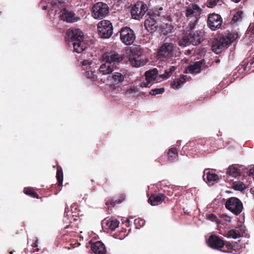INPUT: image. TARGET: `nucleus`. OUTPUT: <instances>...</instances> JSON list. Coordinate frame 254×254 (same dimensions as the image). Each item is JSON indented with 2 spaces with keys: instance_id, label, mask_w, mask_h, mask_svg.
Returning a JSON list of instances; mask_svg holds the SVG:
<instances>
[{
  "instance_id": "obj_9",
  "label": "nucleus",
  "mask_w": 254,
  "mask_h": 254,
  "mask_svg": "<svg viewBox=\"0 0 254 254\" xmlns=\"http://www.w3.org/2000/svg\"><path fill=\"white\" fill-rule=\"evenodd\" d=\"M148 8L146 4L142 1L137 2L131 8V15L133 18L139 20L147 11Z\"/></svg>"
},
{
  "instance_id": "obj_12",
  "label": "nucleus",
  "mask_w": 254,
  "mask_h": 254,
  "mask_svg": "<svg viewBox=\"0 0 254 254\" xmlns=\"http://www.w3.org/2000/svg\"><path fill=\"white\" fill-rule=\"evenodd\" d=\"M207 243L209 247L213 249L222 252L223 249H225L226 243H225L224 240L215 235H210L207 240Z\"/></svg>"
},
{
  "instance_id": "obj_1",
  "label": "nucleus",
  "mask_w": 254,
  "mask_h": 254,
  "mask_svg": "<svg viewBox=\"0 0 254 254\" xmlns=\"http://www.w3.org/2000/svg\"><path fill=\"white\" fill-rule=\"evenodd\" d=\"M237 35L227 31L224 34L219 35L214 38L211 46L212 51L216 54H220L227 48L237 38Z\"/></svg>"
},
{
  "instance_id": "obj_27",
  "label": "nucleus",
  "mask_w": 254,
  "mask_h": 254,
  "mask_svg": "<svg viewBox=\"0 0 254 254\" xmlns=\"http://www.w3.org/2000/svg\"><path fill=\"white\" fill-rule=\"evenodd\" d=\"M157 74L158 70L156 68L146 71L145 73V79L148 82L151 83L156 79Z\"/></svg>"
},
{
  "instance_id": "obj_29",
  "label": "nucleus",
  "mask_w": 254,
  "mask_h": 254,
  "mask_svg": "<svg viewBox=\"0 0 254 254\" xmlns=\"http://www.w3.org/2000/svg\"><path fill=\"white\" fill-rule=\"evenodd\" d=\"M107 228L111 231H114L119 226V221L117 220H108L105 222Z\"/></svg>"
},
{
  "instance_id": "obj_19",
  "label": "nucleus",
  "mask_w": 254,
  "mask_h": 254,
  "mask_svg": "<svg viewBox=\"0 0 254 254\" xmlns=\"http://www.w3.org/2000/svg\"><path fill=\"white\" fill-rule=\"evenodd\" d=\"M203 173V178L207 183L212 185L219 180V176L216 174L211 173L209 169H205Z\"/></svg>"
},
{
  "instance_id": "obj_18",
  "label": "nucleus",
  "mask_w": 254,
  "mask_h": 254,
  "mask_svg": "<svg viewBox=\"0 0 254 254\" xmlns=\"http://www.w3.org/2000/svg\"><path fill=\"white\" fill-rule=\"evenodd\" d=\"M189 36L190 43L193 45H198L203 40L202 33L200 31L190 32Z\"/></svg>"
},
{
  "instance_id": "obj_20",
  "label": "nucleus",
  "mask_w": 254,
  "mask_h": 254,
  "mask_svg": "<svg viewBox=\"0 0 254 254\" xmlns=\"http://www.w3.org/2000/svg\"><path fill=\"white\" fill-rule=\"evenodd\" d=\"M245 227L243 225H240L236 229H231L227 233V237L237 239L243 236L245 233Z\"/></svg>"
},
{
  "instance_id": "obj_54",
  "label": "nucleus",
  "mask_w": 254,
  "mask_h": 254,
  "mask_svg": "<svg viewBox=\"0 0 254 254\" xmlns=\"http://www.w3.org/2000/svg\"><path fill=\"white\" fill-rule=\"evenodd\" d=\"M219 62V60H217L216 61V62H217H217Z\"/></svg>"
},
{
  "instance_id": "obj_36",
  "label": "nucleus",
  "mask_w": 254,
  "mask_h": 254,
  "mask_svg": "<svg viewBox=\"0 0 254 254\" xmlns=\"http://www.w3.org/2000/svg\"><path fill=\"white\" fill-rule=\"evenodd\" d=\"M86 76L91 80H94L96 79V74L95 71L87 70L85 73Z\"/></svg>"
},
{
  "instance_id": "obj_32",
  "label": "nucleus",
  "mask_w": 254,
  "mask_h": 254,
  "mask_svg": "<svg viewBox=\"0 0 254 254\" xmlns=\"http://www.w3.org/2000/svg\"><path fill=\"white\" fill-rule=\"evenodd\" d=\"M168 158L171 161L174 160L178 156L177 150L175 147L170 149L168 152Z\"/></svg>"
},
{
  "instance_id": "obj_17",
  "label": "nucleus",
  "mask_w": 254,
  "mask_h": 254,
  "mask_svg": "<svg viewBox=\"0 0 254 254\" xmlns=\"http://www.w3.org/2000/svg\"><path fill=\"white\" fill-rule=\"evenodd\" d=\"M166 197V196L164 193H153L150 196L148 201L151 205L155 206L162 203Z\"/></svg>"
},
{
  "instance_id": "obj_51",
  "label": "nucleus",
  "mask_w": 254,
  "mask_h": 254,
  "mask_svg": "<svg viewBox=\"0 0 254 254\" xmlns=\"http://www.w3.org/2000/svg\"><path fill=\"white\" fill-rule=\"evenodd\" d=\"M231 0L236 3H237V2H239L241 0Z\"/></svg>"
},
{
  "instance_id": "obj_52",
  "label": "nucleus",
  "mask_w": 254,
  "mask_h": 254,
  "mask_svg": "<svg viewBox=\"0 0 254 254\" xmlns=\"http://www.w3.org/2000/svg\"><path fill=\"white\" fill-rule=\"evenodd\" d=\"M190 1H195L196 0H189Z\"/></svg>"
},
{
  "instance_id": "obj_42",
  "label": "nucleus",
  "mask_w": 254,
  "mask_h": 254,
  "mask_svg": "<svg viewBox=\"0 0 254 254\" xmlns=\"http://www.w3.org/2000/svg\"><path fill=\"white\" fill-rule=\"evenodd\" d=\"M220 0H208L207 1V6L208 7L212 8L215 6Z\"/></svg>"
},
{
  "instance_id": "obj_28",
  "label": "nucleus",
  "mask_w": 254,
  "mask_h": 254,
  "mask_svg": "<svg viewBox=\"0 0 254 254\" xmlns=\"http://www.w3.org/2000/svg\"><path fill=\"white\" fill-rule=\"evenodd\" d=\"M186 76L182 75L180 78L174 80L171 84L174 89H178L180 86L186 82Z\"/></svg>"
},
{
  "instance_id": "obj_21",
  "label": "nucleus",
  "mask_w": 254,
  "mask_h": 254,
  "mask_svg": "<svg viewBox=\"0 0 254 254\" xmlns=\"http://www.w3.org/2000/svg\"><path fill=\"white\" fill-rule=\"evenodd\" d=\"M204 64V60L197 61L191 64H189L187 68V70L188 72L190 73H198L201 71V68L202 65Z\"/></svg>"
},
{
  "instance_id": "obj_26",
  "label": "nucleus",
  "mask_w": 254,
  "mask_h": 254,
  "mask_svg": "<svg viewBox=\"0 0 254 254\" xmlns=\"http://www.w3.org/2000/svg\"><path fill=\"white\" fill-rule=\"evenodd\" d=\"M242 247L239 246L237 242L235 243H226L225 249L222 251L224 253H232L233 251L236 252L241 249Z\"/></svg>"
},
{
  "instance_id": "obj_55",
  "label": "nucleus",
  "mask_w": 254,
  "mask_h": 254,
  "mask_svg": "<svg viewBox=\"0 0 254 254\" xmlns=\"http://www.w3.org/2000/svg\"><path fill=\"white\" fill-rule=\"evenodd\" d=\"M92 189H93V190H95L94 187H93V188H92Z\"/></svg>"
},
{
  "instance_id": "obj_16",
  "label": "nucleus",
  "mask_w": 254,
  "mask_h": 254,
  "mask_svg": "<svg viewBox=\"0 0 254 254\" xmlns=\"http://www.w3.org/2000/svg\"><path fill=\"white\" fill-rule=\"evenodd\" d=\"M147 16L148 17L145 20L144 27L149 33H153L158 29L157 21L150 15Z\"/></svg>"
},
{
  "instance_id": "obj_47",
  "label": "nucleus",
  "mask_w": 254,
  "mask_h": 254,
  "mask_svg": "<svg viewBox=\"0 0 254 254\" xmlns=\"http://www.w3.org/2000/svg\"><path fill=\"white\" fill-rule=\"evenodd\" d=\"M91 64V63L88 60H84L82 62L83 65H89Z\"/></svg>"
},
{
  "instance_id": "obj_57",
  "label": "nucleus",
  "mask_w": 254,
  "mask_h": 254,
  "mask_svg": "<svg viewBox=\"0 0 254 254\" xmlns=\"http://www.w3.org/2000/svg\"><path fill=\"white\" fill-rule=\"evenodd\" d=\"M119 89V87H118V89ZM120 89L121 90V88L120 87Z\"/></svg>"
},
{
  "instance_id": "obj_38",
  "label": "nucleus",
  "mask_w": 254,
  "mask_h": 254,
  "mask_svg": "<svg viewBox=\"0 0 254 254\" xmlns=\"http://www.w3.org/2000/svg\"><path fill=\"white\" fill-rule=\"evenodd\" d=\"M139 91L138 89L135 87H132L127 89L125 93V95H130L131 94H134Z\"/></svg>"
},
{
  "instance_id": "obj_7",
  "label": "nucleus",
  "mask_w": 254,
  "mask_h": 254,
  "mask_svg": "<svg viewBox=\"0 0 254 254\" xmlns=\"http://www.w3.org/2000/svg\"><path fill=\"white\" fill-rule=\"evenodd\" d=\"M97 30L99 36L103 38H108L113 34V27L110 21L103 20L97 25Z\"/></svg>"
},
{
  "instance_id": "obj_4",
  "label": "nucleus",
  "mask_w": 254,
  "mask_h": 254,
  "mask_svg": "<svg viewBox=\"0 0 254 254\" xmlns=\"http://www.w3.org/2000/svg\"><path fill=\"white\" fill-rule=\"evenodd\" d=\"M201 12V8L196 4H192L188 6L186 9L185 15L188 20H190L187 27V30H191L194 28L198 17Z\"/></svg>"
},
{
  "instance_id": "obj_22",
  "label": "nucleus",
  "mask_w": 254,
  "mask_h": 254,
  "mask_svg": "<svg viewBox=\"0 0 254 254\" xmlns=\"http://www.w3.org/2000/svg\"><path fill=\"white\" fill-rule=\"evenodd\" d=\"M103 59L107 62H110V64L113 63H119L123 59L122 57L118 54L105 53L103 56Z\"/></svg>"
},
{
  "instance_id": "obj_43",
  "label": "nucleus",
  "mask_w": 254,
  "mask_h": 254,
  "mask_svg": "<svg viewBox=\"0 0 254 254\" xmlns=\"http://www.w3.org/2000/svg\"><path fill=\"white\" fill-rule=\"evenodd\" d=\"M254 63V58H252L248 61H245L244 65H246V68H251V65Z\"/></svg>"
},
{
  "instance_id": "obj_35",
  "label": "nucleus",
  "mask_w": 254,
  "mask_h": 254,
  "mask_svg": "<svg viewBox=\"0 0 254 254\" xmlns=\"http://www.w3.org/2000/svg\"><path fill=\"white\" fill-rule=\"evenodd\" d=\"M233 188L236 190L242 191L246 189V186H245V184L241 182H233Z\"/></svg>"
},
{
  "instance_id": "obj_53",
  "label": "nucleus",
  "mask_w": 254,
  "mask_h": 254,
  "mask_svg": "<svg viewBox=\"0 0 254 254\" xmlns=\"http://www.w3.org/2000/svg\"><path fill=\"white\" fill-rule=\"evenodd\" d=\"M36 251V252L39 251V249H38V248H37V249L36 250V251Z\"/></svg>"
},
{
  "instance_id": "obj_31",
  "label": "nucleus",
  "mask_w": 254,
  "mask_h": 254,
  "mask_svg": "<svg viewBox=\"0 0 254 254\" xmlns=\"http://www.w3.org/2000/svg\"><path fill=\"white\" fill-rule=\"evenodd\" d=\"M124 78V75L120 72H115L112 75V79L115 84L122 82Z\"/></svg>"
},
{
  "instance_id": "obj_5",
  "label": "nucleus",
  "mask_w": 254,
  "mask_h": 254,
  "mask_svg": "<svg viewBox=\"0 0 254 254\" xmlns=\"http://www.w3.org/2000/svg\"><path fill=\"white\" fill-rule=\"evenodd\" d=\"M225 207L236 215L240 214L243 209L242 201L238 198L231 197L227 199L225 203Z\"/></svg>"
},
{
  "instance_id": "obj_6",
  "label": "nucleus",
  "mask_w": 254,
  "mask_h": 254,
  "mask_svg": "<svg viewBox=\"0 0 254 254\" xmlns=\"http://www.w3.org/2000/svg\"><path fill=\"white\" fill-rule=\"evenodd\" d=\"M173 51L174 45L171 43H165L158 49L157 57L162 61L169 60L173 57Z\"/></svg>"
},
{
  "instance_id": "obj_25",
  "label": "nucleus",
  "mask_w": 254,
  "mask_h": 254,
  "mask_svg": "<svg viewBox=\"0 0 254 254\" xmlns=\"http://www.w3.org/2000/svg\"><path fill=\"white\" fill-rule=\"evenodd\" d=\"M113 70L110 62H106L105 63L102 64L100 66L99 72L102 75L109 74L112 73Z\"/></svg>"
},
{
  "instance_id": "obj_15",
  "label": "nucleus",
  "mask_w": 254,
  "mask_h": 254,
  "mask_svg": "<svg viewBox=\"0 0 254 254\" xmlns=\"http://www.w3.org/2000/svg\"><path fill=\"white\" fill-rule=\"evenodd\" d=\"M244 168L243 166H237L236 165H232L228 167L226 171L227 179L228 178H236L241 175Z\"/></svg>"
},
{
  "instance_id": "obj_13",
  "label": "nucleus",
  "mask_w": 254,
  "mask_h": 254,
  "mask_svg": "<svg viewBox=\"0 0 254 254\" xmlns=\"http://www.w3.org/2000/svg\"><path fill=\"white\" fill-rule=\"evenodd\" d=\"M222 23V18L221 16L218 14H210L207 18L208 26L212 30H215L219 28Z\"/></svg>"
},
{
  "instance_id": "obj_40",
  "label": "nucleus",
  "mask_w": 254,
  "mask_h": 254,
  "mask_svg": "<svg viewBox=\"0 0 254 254\" xmlns=\"http://www.w3.org/2000/svg\"><path fill=\"white\" fill-rule=\"evenodd\" d=\"M243 12L241 11H237L233 16L232 22L233 23L237 22L240 18H242Z\"/></svg>"
},
{
  "instance_id": "obj_14",
  "label": "nucleus",
  "mask_w": 254,
  "mask_h": 254,
  "mask_svg": "<svg viewBox=\"0 0 254 254\" xmlns=\"http://www.w3.org/2000/svg\"><path fill=\"white\" fill-rule=\"evenodd\" d=\"M147 15H150L157 21L160 22L163 21L166 18L169 17L168 16H166V12L164 11L162 7L155 8L152 11H148Z\"/></svg>"
},
{
  "instance_id": "obj_30",
  "label": "nucleus",
  "mask_w": 254,
  "mask_h": 254,
  "mask_svg": "<svg viewBox=\"0 0 254 254\" xmlns=\"http://www.w3.org/2000/svg\"><path fill=\"white\" fill-rule=\"evenodd\" d=\"M24 192L31 197L39 198V196L32 188H25L23 190Z\"/></svg>"
},
{
  "instance_id": "obj_33",
  "label": "nucleus",
  "mask_w": 254,
  "mask_h": 254,
  "mask_svg": "<svg viewBox=\"0 0 254 254\" xmlns=\"http://www.w3.org/2000/svg\"><path fill=\"white\" fill-rule=\"evenodd\" d=\"M179 45L181 47H186L190 44H191L190 43V40L189 35L187 36H185L181 38L178 42Z\"/></svg>"
},
{
  "instance_id": "obj_46",
  "label": "nucleus",
  "mask_w": 254,
  "mask_h": 254,
  "mask_svg": "<svg viewBox=\"0 0 254 254\" xmlns=\"http://www.w3.org/2000/svg\"><path fill=\"white\" fill-rule=\"evenodd\" d=\"M249 31L253 34H254V23L251 24L249 26Z\"/></svg>"
},
{
  "instance_id": "obj_41",
  "label": "nucleus",
  "mask_w": 254,
  "mask_h": 254,
  "mask_svg": "<svg viewBox=\"0 0 254 254\" xmlns=\"http://www.w3.org/2000/svg\"><path fill=\"white\" fill-rule=\"evenodd\" d=\"M207 218L209 220L212 222H215L218 224L219 223L220 221V220L219 218H218L215 214L213 213L209 214L207 216Z\"/></svg>"
},
{
  "instance_id": "obj_56",
  "label": "nucleus",
  "mask_w": 254,
  "mask_h": 254,
  "mask_svg": "<svg viewBox=\"0 0 254 254\" xmlns=\"http://www.w3.org/2000/svg\"><path fill=\"white\" fill-rule=\"evenodd\" d=\"M12 254V252H10V254Z\"/></svg>"
},
{
  "instance_id": "obj_37",
  "label": "nucleus",
  "mask_w": 254,
  "mask_h": 254,
  "mask_svg": "<svg viewBox=\"0 0 254 254\" xmlns=\"http://www.w3.org/2000/svg\"><path fill=\"white\" fill-rule=\"evenodd\" d=\"M165 91L164 88H155L152 89L149 92V94L152 95H156L157 94H162L164 93Z\"/></svg>"
},
{
  "instance_id": "obj_23",
  "label": "nucleus",
  "mask_w": 254,
  "mask_h": 254,
  "mask_svg": "<svg viewBox=\"0 0 254 254\" xmlns=\"http://www.w3.org/2000/svg\"><path fill=\"white\" fill-rule=\"evenodd\" d=\"M91 250L95 254H106V249L103 243L96 242L91 245Z\"/></svg>"
},
{
  "instance_id": "obj_48",
  "label": "nucleus",
  "mask_w": 254,
  "mask_h": 254,
  "mask_svg": "<svg viewBox=\"0 0 254 254\" xmlns=\"http://www.w3.org/2000/svg\"><path fill=\"white\" fill-rule=\"evenodd\" d=\"M38 240L37 239L34 243L32 244V247L33 248H36L38 247Z\"/></svg>"
},
{
  "instance_id": "obj_45",
  "label": "nucleus",
  "mask_w": 254,
  "mask_h": 254,
  "mask_svg": "<svg viewBox=\"0 0 254 254\" xmlns=\"http://www.w3.org/2000/svg\"><path fill=\"white\" fill-rule=\"evenodd\" d=\"M150 82H148L147 81L146 82H141L140 83L139 85L141 87H150L149 85Z\"/></svg>"
},
{
  "instance_id": "obj_2",
  "label": "nucleus",
  "mask_w": 254,
  "mask_h": 254,
  "mask_svg": "<svg viewBox=\"0 0 254 254\" xmlns=\"http://www.w3.org/2000/svg\"><path fill=\"white\" fill-rule=\"evenodd\" d=\"M52 10L57 13L60 10V17L61 20L67 22L75 21L74 14L65 8V3L64 0H53L51 2Z\"/></svg>"
},
{
  "instance_id": "obj_50",
  "label": "nucleus",
  "mask_w": 254,
  "mask_h": 254,
  "mask_svg": "<svg viewBox=\"0 0 254 254\" xmlns=\"http://www.w3.org/2000/svg\"><path fill=\"white\" fill-rule=\"evenodd\" d=\"M90 182L91 183V185H93V186H94L95 183V181L94 180H90Z\"/></svg>"
},
{
  "instance_id": "obj_24",
  "label": "nucleus",
  "mask_w": 254,
  "mask_h": 254,
  "mask_svg": "<svg viewBox=\"0 0 254 254\" xmlns=\"http://www.w3.org/2000/svg\"><path fill=\"white\" fill-rule=\"evenodd\" d=\"M125 194L122 193L118 196L109 199L106 201L105 204L109 207H114L116 204L122 202L125 199Z\"/></svg>"
},
{
  "instance_id": "obj_49",
  "label": "nucleus",
  "mask_w": 254,
  "mask_h": 254,
  "mask_svg": "<svg viewBox=\"0 0 254 254\" xmlns=\"http://www.w3.org/2000/svg\"><path fill=\"white\" fill-rule=\"evenodd\" d=\"M250 191L254 195V187L251 188Z\"/></svg>"
},
{
  "instance_id": "obj_34",
  "label": "nucleus",
  "mask_w": 254,
  "mask_h": 254,
  "mask_svg": "<svg viewBox=\"0 0 254 254\" xmlns=\"http://www.w3.org/2000/svg\"><path fill=\"white\" fill-rule=\"evenodd\" d=\"M56 178L58 181V185L59 186H62L63 182V173L61 169L57 170Z\"/></svg>"
},
{
  "instance_id": "obj_3",
  "label": "nucleus",
  "mask_w": 254,
  "mask_h": 254,
  "mask_svg": "<svg viewBox=\"0 0 254 254\" xmlns=\"http://www.w3.org/2000/svg\"><path fill=\"white\" fill-rule=\"evenodd\" d=\"M70 42L73 46L74 51L77 53H82L86 48L83 41L82 32L78 29H72L68 32Z\"/></svg>"
},
{
  "instance_id": "obj_8",
  "label": "nucleus",
  "mask_w": 254,
  "mask_h": 254,
  "mask_svg": "<svg viewBox=\"0 0 254 254\" xmlns=\"http://www.w3.org/2000/svg\"><path fill=\"white\" fill-rule=\"evenodd\" d=\"M142 54V51L140 47H134L130 50L129 61L132 66L139 67L144 64V60L140 58Z\"/></svg>"
},
{
  "instance_id": "obj_44",
  "label": "nucleus",
  "mask_w": 254,
  "mask_h": 254,
  "mask_svg": "<svg viewBox=\"0 0 254 254\" xmlns=\"http://www.w3.org/2000/svg\"><path fill=\"white\" fill-rule=\"evenodd\" d=\"M172 71L168 72L167 70H165V72L164 74H160V77L163 78V79H167L168 77H169L172 73Z\"/></svg>"
},
{
  "instance_id": "obj_11",
  "label": "nucleus",
  "mask_w": 254,
  "mask_h": 254,
  "mask_svg": "<svg viewBox=\"0 0 254 254\" xmlns=\"http://www.w3.org/2000/svg\"><path fill=\"white\" fill-rule=\"evenodd\" d=\"M108 12V6L105 3L97 2L92 7L93 16L96 19H102Z\"/></svg>"
},
{
  "instance_id": "obj_39",
  "label": "nucleus",
  "mask_w": 254,
  "mask_h": 254,
  "mask_svg": "<svg viewBox=\"0 0 254 254\" xmlns=\"http://www.w3.org/2000/svg\"><path fill=\"white\" fill-rule=\"evenodd\" d=\"M134 225L137 229H139L143 226L145 224V221L140 218L135 219L134 221Z\"/></svg>"
},
{
  "instance_id": "obj_10",
  "label": "nucleus",
  "mask_w": 254,
  "mask_h": 254,
  "mask_svg": "<svg viewBox=\"0 0 254 254\" xmlns=\"http://www.w3.org/2000/svg\"><path fill=\"white\" fill-rule=\"evenodd\" d=\"M120 39L121 41L126 45H131L135 39V33L131 29L128 27L122 28L120 31Z\"/></svg>"
}]
</instances>
